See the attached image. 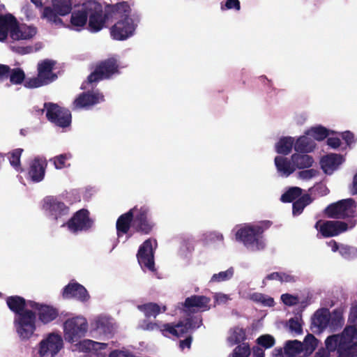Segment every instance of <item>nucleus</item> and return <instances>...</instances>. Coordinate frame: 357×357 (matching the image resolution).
<instances>
[{
	"label": "nucleus",
	"instance_id": "f257e3e1",
	"mask_svg": "<svg viewBox=\"0 0 357 357\" xmlns=\"http://www.w3.org/2000/svg\"><path fill=\"white\" fill-rule=\"evenodd\" d=\"M325 346L314 357H330L331 352L334 351L337 352V357H357V328L347 326L340 334L328 336Z\"/></svg>",
	"mask_w": 357,
	"mask_h": 357
},
{
	"label": "nucleus",
	"instance_id": "f03ea898",
	"mask_svg": "<svg viewBox=\"0 0 357 357\" xmlns=\"http://www.w3.org/2000/svg\"><path fill=\"white\" fill-rule=\"evenodd\" d=\"M130 7L126 1L120 2L112 6V12L123 15V17L117 21L110 29L111 36L116 40H124L131 37L137 24L128 15Z\"/></svg>",
	"mask_w": 357,
	"mask_h": 357
},
{
	"label": "nucleus",
	"instance_id": "7ed1b4c3",
	"mask_svg": "<svg viewBox=\"0 0 357 357\" xmlns=\"http://www.w3.org/2000/svg\"><path fill=\"white\" fill-rule=\"evenodd\" d=\"M56 62L52 59H44L37 65L38 75L36 77L28 78L24 82V86L28 89H35L50 84L57 79V75L53 72Z\"/></svg>",
	"mask_w": 357,
	"mask_h": 357
},
{
	"label": "nucleus",
	"instance_id": "20e7f679",
	"mask_svg": "<svg viewBox=\"0 0 357 357\" xmlns=\"http://www.w3.org/2000/svg\"><path fill=\"white\" fill-rule=\"evenodd\" d=\"M119 63L114 56L98 62L87 77L86 83L88 84H97L100 81L110 79L113 75L119 74Z\"/></svg>",
	"mask_w": 357,
	"mask_h": 357
},
{
	"label": "nucleus",
	"instance_id": "39448f33",
	"mask_svg": "<svg viewBox=\"0 0 357 357\" xmlns=\"http://www.w3.org/2000/svg\"><path fill=\"white\" fill-rule=\"evenodd\" d=\"M265 228L260 225H245L236 233V239L242 242L248 248L261 250L264 248L262 234Z\"/></svg>",
	"mask_w": 357,
	"mask_h": 357
},
{
	"label": "nucleus",
	"instance_id": "423d86ee",
	"mask_svg": "<svg viewBox=\"0 0 357 357\" xmlns=\"http://www.w3.org/2000/svg\"><path fill=\"white\" fill-rule=\"evenodd\" d=\"M357 203L352 198L340 200L329 204L324 211L325 215L331 219L353 218L356 212Z\"/></svg>",
	"mask_w": 357,
	"mask_h": 357
},
{
	"label": "nucleus",
	"instance_id": "0eeeda50",
	"mask_svg": "<svg viewBox=\"0 0 357 357\" xmlns=\"http://www.w3.org/2000/svg\"><path fill=\"white\" fill-rule=\"evenodd\" d=\"M197 324V319L194 317L187 318L176 324L174 323L163 324L160 327V333L167 337H182L190 331L198 328L202 324V319L199 320L197 325H196Z\"/></svg>",
	"mask_w": 357,
	"mask_h": 357
},
{
	"label": "nucleus",
	"instance_id": "6e6552de",
	"mask_svg": "<svg viewBox=\"0 0 357 357\" xmlns=\"http://www.w3.org/2000/svg\"><path fill=\"white\" fill-rule=\"evenodd\" d=\"M88 331L86 319L80 316L68 319L63 323V333L65 340L74 343L84 337Z\"/></svg>",
	"mask_w": 357,
	"mask_h": 357
},
{
	"label": "nucleus",
	"instance_id": "1a4fd4ad",
	"mask_svg": "<svg viewBox=\"0 0 357 357\" xmlns=\"http://www.w3.org/2000/svg\"><path fill=\"white\" fill-rule=\"evenodd\" d=\"M36 314L31 310H26L20 316L14 319V326L20 340H27L33 335L36 329Z\"/></svg>",
	"mask_w": 357,
	"mask_h": 357
},
{
	"label": "nucleus",
	"instance_id": "9d476101",
	"mask_svg": "<svg viewBox=\"0 0 357 357\" xmlns=\"http://www.w3.org/2000/svg\"><path fill=\"white\" fill-rule=\"evenodd\" d=\"M356 225V220H350L349 223L340 220H318L314 228L319 231L324 238L338 236L346 231L349 228H353Z\"/></svg>",
	"mask_w": 357,
	"mask_h": 357
},
{
	"label": "nucleus",
	"instance_id": "9b49d317",
	"mask_svg": "<svg viewBox=\"0 0 357 357\" xmlns=\"http://www.w3.org/2000/svg\"><path fill=\"white\" fill-rule=\"evenodd\" d=\"M47 119L55 126L65 128L70 126L72 115L69 109L53 102H45Z\"/></svg>",
	"mask_w": 357,
	"mask_h": 357
},
{
	"label": "nucleus",
	"instance_id": "f8f14e48",
	"mask_svg": "<svg viewBox=\"0 0 357 357\" xmlns=\"http://www.w3.org/2000/svg\"><path fill=\"white\" fill-rule=\"evenodd\" d=\"M88 10V30L91 33H97L102 30L109 16L103 13L102 7L100 3L94 1H89Z\"/></svg>",
	"mask_w": 357,
	"mask_h": 357
},
{
	"label": "nucleus",
	"instance_id": "ddd939ff",
	"mask_svg": "<svg viewBox=\"0 0 357 357\" xmlns=\"http://www.w3.org/2000/svg\"><path fill=\"white\" fill-rule=\"evenodd\" d=\"M93 220L90 218V213L86 208L76 211L73 215L62 227L66 226L68 230L73 233L87 231L92 228Z\"/></svg>",
	"mask_w": 357,
	"mask_h": 357
},
{
	"label": "nucleus",
	"instance_id": "4468645a",
	"mask_svg": "<svg viewBox=\"0 0 357 357\" xmlns=\"http://www.w3.org/2000/svg\"><path fill=\"white\" fill-rule=\"evenodd\" d=\"M153 243L157 245L156 240L148 238L139 246L137 253V259L139 264L143 270H148L151 272L156 271L154 261V249Z\"/></svg>",
	"mask_w": 357,
	"mask_h": 357
},
{
	"label": "nucleus",
	"instance_id": "2eb2a0df",
	"mask_svg": "<svg viewBox=\"0 0 357 357\" xmlns=\"http://www.w3.org/2000/svg\"><path fill=\"white\" fill-rule=\"evenodd\" d=\"M149 208L142 206L134 213L132 229L142 235L150 234L155 227V223L149 218Z\"/></svg>",
	"mask_w": 357,
	"mask_h": 357
},
{
	"label": "nucleus",
	"instance_id": "dca6fc26",
	"mask_svg": "<svg viewBox=\"0 0 357 357\" xmlns=\"http://www.w3.org/2000/svg\"><path fill=\"white\" fill-rule=\"evenodd\" d=\"M63 345V339L60 335L50 333L40 342L38 353L40 357H54Z\"/></svg>",
	"mask_w": 357,
	"mask_h": 357
},
{
	"label": "nucleus",
	"instance_id": "f3484780",
	"mask_svg": "<svg viewBox=\"0 0 357 357\" xmlns=\"http://www.w3.org/2000/svg\"><path fill=\"white\" fill-rule=\"evenodd\" d=\"M104 100L103 94L99 91L82 92L73 101V109H89Z\"/></svg>",
	"mask_w": 357,
	"mask_h": 357
},
{
	"label": "nucleus",
	"instance_id": "a211bd4d",
	"mask_svg": "<svg viewBox=\"0 0 357 357\" xmlns=\"http://www.w3.org/2000/svg\"><path fill=\"white\" fill-rule=\"evenodd\" d=\"M62 297L64 299L74 298L82 303H85L89 300L90 295L83 285L77 282L71 281L63 287Z\"/></svg>",
	"mask_w": 357,
	"mask_h": 357
},
{
	"label": "nucleus",
	"instance_id": "6ab92c4d",
	"mask_svg": "<svg viewBox=\"0 0 357 357\" xmlns=\"http://www.w3.org/2000/svg\"><path fill=\"white\" fill-rule=\"evenodd\" d=\"M44 208L54 220H58L69 213L70 208L55 197H47L44 200Z\"/></svg>",
	"mask_w": 357,
	"mask_h": 357
},
{
	"label": "nucleus",
	"instance_id": "aec40b11",
	"mask_svg": "<svg viewBox=\"0 0 357 357\" xmlns=\"http://www.w3.org/2000/svg\"><path fill=\"white\" fill-rule=\"evenodd\" d=\"M37 33V29L33 26H27L25 24H19L17 19L13 23L10 38L15 40H29L32 38Z\"/></svg>",
	"mask_w": 357,
	"mask_h": 357
},
{
	"label": "nucleus",
	"instance_id": "412c9836",
	"mask_svg": "<svg viewBox=\"0 0 357 357\" xmlns=\"http://www.w3.org/2000/svg\"><path fill=\"white\" fill-rule=\"evenodd\" d=\"M137 210V206L130 209L128 212L121 215L116 222V229L117 236L121 237L127 234L130 229L132 228L134 213Z\"/></svg>",
	"mask_w": 357,
	"mask_h": 357
},
{
	"label": "nucleus",
	"instance_id": "4be33fe9",
	"mask_svg": "<svg viewBox=\"0 0 357 357\" xmlns=\"http://www.w3.org/2000/svg\"><path fill=\"white\" fill-rule=\"evenodd\" d=\"M343 156L337 153H329L321 158L320 160L321 168L326 174H332L343 163Z\"/></svg>",
	"mask_w": 357,
	"mask_h": 357
},
{
	"label": "nucleus",
	"instance_id": "5701e85b",
	"mask_svg": "<svg viewBox=\"0 0 357 357\" xmlns=\"http://www.w3.org/2000/svg\"><path fill=\"white\" fill-rule=\"evenodd\" d=\"M330 311L327 308H321L316 311L312 318L311 329L314 333H321L328 327Z\"/></svg>",
	"mask_w": 357,
	"mask_h": 357
},
{
	"label": "nucleus",
	"instance_id": "b1692460",
	"mask_svg": "<svg viewBox=\"0 0 357 357\" xmlns=\"http://www.w3.org/2000/svg\"><path fill=\"white\" fill-rule=\"evenodd\" d=\"M87 7H89V1L83 3L79 9L74 10L71 13L70 24L77 31H80L87 24Z\"/></svg>",
	"mask_w": 357,
	"mask_h": 357
},
{
	"label": "nucleus",
	"instance_id": "393cba45",
	"mask_svg": "<svg viewBox=\"0 0 357 357\" xmlns=\"http://www.w3.org/2000/svg\"><path fill=\"white\" fill-rule=\"evenodd\" d=\"M46 165L47 164L45 161L37 158L31 161L28 175L32 181L38 183L44 178Z\"/></svg>",
	"mask_w": 357,
	"mask_h": 357
},
{
	"label": "nucleus",
	"instance_id": "a878e982",
	"mask_svg": "<svg viewBox=\"0 0 357 357\" xmlns=\"http://www.w3.org/2000/svg\"><path fill=\"white\" fill-rule=\"evenodd\" d=\"M210 298L205 296L194 295L185 298L184 307L190 311L207 310Z\"/></svg>",
	"mask_w": 357,
	"mask_h": 357
},
{
	"label": "nucleus",
	"instance_id": "bb28decb",
	"mask_svg": "<svg viewBox=\"0 0 357 357\" xmlns=\"http://www.w3.org/2000/svg\"><path fill=\"white\" fill-rule=\"evenodd\" d=\"M37 316L40 322L43 324H48L59 317V310L52 305L43 304L39 308Z\"/></svg>",
	"mask_w": 357,
	"mask_h": 357
},
{
	"label": "nucleus",
	"instance_id": "cd10ccee",
	"mask_svg": "<svg viewBox=\"0 0 357 357\" xmlns=\"http://www.w3.org/2000/svg\"><path fill=\"white\" fill-rule=\"evenodd\" d=\"M8 307L16 314V317L23 314L26 307V301L20 296H8L6 299Z\"/></svg>",
	"mask_w": 357,
	"mask_h": 357
},
{
	"label": "nucleus",
	"instance_id": "c85d7f7f",
	"mask_svg": "<svg viewBox=\"0 0 357 357\" xmlns=\"http://www.w3.org/2000/svg\"><path fill=\"white\" fill-rule=\"evenodd\" d=\"M15 22V17L10 13L0 14V41L5 40L10 34L13 23Z\"/></svg>",
	"mask_w": 357,
	"mask_h": 357
},
{
	"label": "nucleus",
	"instance_id": "c756f323",
	"mask_svg": "<svg viewBox=\"0 0 357 357\" xmlns=\"http://www.w3.org/2000/svg\"><path fill=\"white\" fill-rule=\"evenodd\" d=\"M275 165L278 172L284 176H289L295 171V167L291 165V161L283 156H276Z\"/></svg>",
	"mask_w": 357,
	"mask_h": 357
},
{
	"label": "nucleus",
	"instance_id": "7c9ffc66",
	"mask_svg": "<svg viewBox=\"0 0 357 357\" xmlns=\"http://www.w3.org/2000/svg\"><path fill=\"white\" fill-rule=\"evenodd\" d=\"M294 150L298 153L312 152L315 148L314 142L306 136H301L294 143Z\"/></svg>",
	"mask_w": 357,
	"mask_h": 357
},
{
	"label": "nucleus",
	"instance_id": "2f4dec72",
	"mask_svg": "<svg viewBox=\"0 0 357 357\" xmlns=\"http://www.w3.org/2000/svg\"><path fill=\"white\" fill-rule=\"evenodd\" d=\"M291 160L294 167L295 166L298 169L309 168L314 162L313 158L305 153H294L291 157Z\"/></svg>",
	"mask_w": 357,
	"mask_h": 357
},
{
	"label": "nucleus",
	"instance_id": "473e14b6",
	"mask_svg": "<svg viewBox=\"0 0 357 357\" xmlns=\"http://www.w3.org/2000/svg\"><path fill=\"white\" fill-rule=\"evenodd\" d=\"M95 328L100 333L112 335L114 331V324L107 317H98L95 321Z\"/></svg>",
	"mask_w": 357,
	"mask_h": 357
},
{
	"label": "nucleus",
	"instance_id": "72a5a7b5",
	"mask_svg": "<svg viewBox=\"0 0 357 357\" xmlns=\"http://www.w3.org/2000/svg\"><path fill=\"white\" fill-rule=\"evenodd\" d=\"M139 310L142 312L146 318H155L160 312L161 307L155 303H147L137 306Z\"/></svg>",
	"mask_w": 357,
	"mask_h": 357
},
{
	"label": "nucleus",
	"instance_id": "f704fd0d",
	"mask_svg": "<svg viewBox=\"0 0 357 357\" xmlns=\"http://www.w3.org/2000/svg\"><path fill=\"white\" fill-rule=\"evenodd\" d=\"M284 353L291 357H294L301 354H304L303 344H301V342L297 340H288L284 345Z\"/></svg>",
	"mask_w": 357,
	"mask_h": 357
},
{
	"label": "nucleus",
	"instance_id": "c9c22d12",
	"mask_svg": "<svg viewBox=\"0 0 357 357\" xmlns=\"http://www.w3.org/2000/svg\"><path fill=\"white\" fill-rule=\"evenodd\" d=\"M52 7L61 16H65L71 13V0H52Z\"/></svg>",
	"mask_w": 357,
	"mask_h": 357
},
{
	"label": "nucleus",
	"instance_id": "e433bc0d",
	"mask_svg": "<svg viewBox=\"0 0 357 357\" xmlns=\"http://www.w3.org/2000/svg\"><path fill=\"white\" fill-rule=\"evenodd\" d=\"M294 139L291 137H283L280 139L275 145V150L278 153L288 155L292 150Z\"/></svg>",
	"mask_w": 357,
	"mask_h": 357
},
{
	"label": "nucleus",
	"instance_id": "4c0bfd02",
	"mask_svg": "<svg viewBox=\"0 0 357 357\" xmlns=\"http://www.w3.org/2000/svg\"><path fill=\"white\" fill-rule=\"evenodd\" d=\"M59 14L51 6H45L43 8L41 18L45 19L47 22L54 24L55 25L62 26L63 24V20L59 17Z\"/></svg>",
	"mask_w": 357,
	"mask_h": 357
},
{
	"label": "nucleus",
	"instance_id": "58836bf2",
	"mask_svg": "<svg viewBox=\"0 0 357 357\" xmlns=\"http://www.w3.org/2000/svg\"><path fill=\"white\" fill-rule=\"evenodd\" d=\"M344 322L342 312L340 310L336 309L332 313L330 312L328 327L331 331H336L341 328L344 325Z\"/></svg>",
	"mask_w": 357,
	"mask_h": 357
},
{
	"label": "nucleus",
	"instance_id": "ea45409f",
	"mask_svg": "<svg viewBox=\"0 0 357 357\" xmlns=\"http://www.w3.org/2000/svg\"><path fill=\"white\" fill-rule=\"evenodd\" d=\"M312 202V199L309 194H305L296 201L294 202L292 205V213L294 215H300L305 206L309 205Z\"/></svg>",
	"mask_w": 357,
	"mask_h": 357
},
{
	"label": "nucleus",
	"instance_id": "a19ab883",
	"mask_svg": "<svg viewBox=\"0 0 357 357\" xmlns=\"http://www.w3.org/2000/svg\"><path fill=\"white\" fill-rule=\"evenodd\" d=\"M301 344H303L304 356H309L316 349L318 340L312 334H307Z\"/></svg>",
	"mask_w": 357,
	"mask_h": 357
},
{
	"label": "nucleus",
	"instance_id": "79ce46f5",
	"mask_svg": "<svg viewBox=\"0 0 357 357\" xmlns=\"http://www.w3.org/2000/svg\"><path fill=\"white\" fill-rule=\"evenodd\" d=\"M302 189L299 187H291L280 197L283 203H290L301 197Z\"/></svg>",
	"mask_w": 357,
	"mask_h": 357
},
{
	"label": "nucleus",
	"instance_id": "37998d69",
	"mask_svg": "<svg viewBox=\"0 0 357 357\" xmlns=\"http://www.w3.org/2000/svg\"><path fill=\"white\" fill-rule=\"evenodd\" d=\"M246 339V332L243 328L238 326L231 329V335L228 337V341L232 344H238Z\"/></svg>",
	"mask_w": 357,
	"mask_h": 357
},
{
	"label": "nucleus",
	"instance_id": "c03bdc74",
	"mask_svg": "<svg viewBox=\"0 0 357 357\" xmlns=\"http://www.w3.org/2000/svg\"><path fill=\"white\" fill-rule=\"evenodd\" d=\"M306 134L311 135L317 141H322L328 136L329 130L324 126H319L311 128Z\"/></svg>",
	"mask_w": 357,
	"mask_h": 357
},
{
	"label": "nucleus",
	"instance_id": "a18cd8bd",
	"mask_svg": "<svg viewBox=\"0 0 357 357\" xmlns=\"http://www.w3.org/2000/svg\"><path fill=\"white\" fill-rule=\"evenodd\" d=\"M24 71L20 68L11 69L8 77L12 84H21L25 79Z\"/></svg>",
	"mask_w": 357,
	"mask_h": 357
},
{
	"label": "nucleus",
	"instance_id": "49530a36",
	"mask_svg": "<svg viewBox=\"0 0 357 357\" xmlns=\"http://www.w3.org/2000/svg\"><path fill=\"white\" fill-rule=\"evenodd\" d=\"M23 151L22 149L18 148L8 153L10 165L17 170L21 169L20 158Z\"/></svg>",
	"mask_w": 357,
	"mask_h": 357
},
{
	"label": "nucleus",
	"instance_id": "de8ad7c7",
	"mask_svg": "<svg viewBox=\"0 0 357 357\" xmlns=\"http://www.w3.org/2000/svg\"><path fill=\"white\" fill-rule=\"evenodd\" d=\"M70 158V153H63L54 157L51 160L53 161L56 169H61L70 167V164H67V160Z\"/></svg>",
	"mask_w": 357,
	"mask_h": 357
},
{
	"label": "nucleus",
	"instance_id": "09e8293b",
	"mask_svg": "<svg viewBox=\"0 0 357 357\" xmlns=\"http://www.w3.org/2000/svg\"><path fill=\"white\" fill-rule=\"evenodd\" d=\"M250 355V347L248 344L243 343L238 345L229 357H248Z\"/></svg>",
	"mask_w": 357,
	"mask_h": 357
},
{
	"label": "nucleus",
	"instance_id": "8fccbe9b",
	"mask_svg": "<svg viewBox=\"0 0 357 357\" xmlns=\"http://www.w3.org/2000/svg\"><path fill=\"white\" fill-rule=\"evenodd\" d=\"M339 253L343 258L347 260H350L357 257V248L350 245L340 244V250Z\"/></svg>",
	"mask_w": 357,
	"mask_h": 357
},
{
	"label": "nucleus",
	"instance_id": "3c124183",
	"mask_svg": "<svg viewBox=\"0 0 357 357\" xmlns=\"http://www.w3.org/2000/svg\"><path fill=\"white\" fill-rule=\"evenodd\" d=\"M252 301L260 303L265 306L272 307L274 305V299L271 297H266L261 293H254L250 296Z\"/></svg>",
	"mask_w": 357,
	"mask_h": 357
},
{
	"label": "nucleus",
	"instance_id": "603ef678",
	"mask_svg": "<svg viewBox=\"0 0 357 357\" xmlns=\"http://www.w3.org/2000/svg\"><path fill=\"white\" fill-rule=\"evenodd\" d=\"M257 342L265 349H269L274 346L275 341L272 335L266 334L259 336L257 339Z\"/></svg>",
	"mask_w": 357,
	"mask_h": 357
},
{
	"label": "nucleus",
	"instance_id": "864d4df0",
	"mask_svg": "<svg viewBox=\"0 0 357 357\" xmlns=\"http://www.w3.org/2000/svg\"><path fill=\"white\" fill-rule=\"evenodd\" d=\"M234 274L233 268H229L228 270L225 271L220 272L219 273L214 274L211 279V282H222L229 280Z\"/></svg>",
	"mask_w": 357,
	"mask_h": 357
},
{
	"label": "nucleus",
	"instance_id": "5fc2aeb1",
	"mask_svg": "<svg viewBox=\"0 0 357 357\" xmlns=\"http://www.w3.org/2000/svg\"><path fill=\"white\" fill-rule=\"evenodd\" d=\"M289 328L291 332H294L297 335L301 334L303 332L302 326L296 318H291L289 320Z\"/></svg>",
	"mask_w": 357,
	"mask_h": 357
},
{
	"label": "nucleus",
	"instance_id": "6e6d98bb",
	"mask_svg": "<svg viewBox=\"0 0 357 357\" xmlns=\"http://www.w3.org/2000/svg\"><path fill=\"white\" fill-rule=\"evenodd\" d=\"M282 302L289 306L294 305L298 303V298L296 296H292L289 294H284L281 296Z\"/></svg>",
	"mask_w": 357,
	"mask_h": 357
},
{
	"label": "nucleus",
	"instance_id": "4d7b16f0",
	"mask_svg": "<svg viewBox=\"0 0 357 357\" xmlns=\"http://www.w3.org/2000/svg\"><path fill=\"white\" fill-rule=\"evenodd\" d=\"M318 174V172L314 169L302 170L298 172V177L302 179L309 180Z\"/></svg>",
	"mask_w": 357,
	"mask_h": 357
},
{
	"label": "nucleus",
	"instance_id": "13d9d810",
	"mask_svg": "<svg viewBox=\"0 0 357 357\" xmlns=\"http://www.w3.org/2000/svg\"><path fill=\"white\" fill-rule=\"evenodd\" d=\"M10 48L13 52H14L18 54H20V55L30 54L33 52V47L31 46L22 47V46L13 45V46H11Z\"/></svg>",
	"mask_w": 357,
	"mask_h": 357
},
{
	"label": "nucleus",
	"instance_id": "bf43d9fd",
	"mask_svg": "<svg viewBox=\"0 0 357 357\" xmlns=\"http://www.w3.org/2000/svg\"><path fill=\"white\" fill-rule=\"evenodd\" d=\"M190 332H191V331L184 336V337H185L184 340H180L179 347L181 349H184L185 348H188V349L190 348L191 343L192 341V337L190 334Z\"/></svg>",
	"mask_w": 357,
	"mask_h": 357
},
{
	"label": "nucleus",
	"instance_id": "052dcab7",
	"mask_svg": "<svg viewBox=\"0 0 357 357\" xmlns=\"http://www.w3.org/2000/svg\"><path fill=\"white\" fill-rule=\"evenodd\" d=\"M9 73H10V66L0 63V82L8 79Z\"/></svg>",
	"mask_w": 357,
	"mask_h": 357
},
{
	"label": "nucleus",
	"instance_id": "680f3d73",
	"mask_svg": "<svg viewBox=\"0 0 357 357\" xmlns=\"http://www.w3.org/2000/svg\"><path fill=\"white\" fill-rule=\"evenodd\" d=\"M225 6L226 9L228 10L234 9L236 10H240L241 9L239 0H226Z\"/></svg>",
	"mask_w": 357,
	"mask_h": 357
},
{
	"label": "nucleus",
	"instance_id": "e2e57ef3",
	"mask_svg": "<svg viewBox=\"0 0 357 357\" xmlns=\"http://www.w3.org/2000/svg\"><path fill=\"white\" fill-rule=\"evenodd\" d=\"M109 357H135L132 353L127 351L114 350L112 351Z\"/></svg>",
	"mask_w": 357,
	"mask_h": 357
},
{
	"label": "nucleus",
	"instance_id": "0e129e2a",
	"mask_svg": "<svg viewBox=\"0 0 357 357\" xmlns=\"http://www.w3.org/2000/svg\"><path fill=\"white\" fill-rule=\"evenodd\" d=\"M342 138L348 146L355 142L354 135L350 131H345L342 133Z\"/></svg>",
	"mask_w": 357,
	"mask_h": 357
},
{
	"label": "nucleus",
	"instance_id": "69168bd1",
	"mask_svg": "<svg viewBox=\"0 0 357 357\" xmlns=\"http://www.w3.org/2000/svg\"><path fill=\"white\" fill-rule=\"evenodd\" d=\"M349 321L353 324L354 325L352 326L356 328L355 325L357 324V304L351 307L349 316Z\"/></svg>",
	"mask_w": 357,
	"mask_h": 357
},
{
	"label": "nucleus",
	"instance_id": "338daca9",
	"mask_svg": "<svg viewBox=\"0 0 357 357\" xmlns=\"http://www.w3.org/2000/svg\"><path fill=\"white\" fill-rule=\"evenodd\" d=\"M161 324L156 322H146L144 321L143 328L146 331H155L158 330L160 331Z\"/></svg>",
	"mask_w": 357,
	"mask_h": 357
},
{
	"label": "nucleus",
	"instance_id": "774afa93",
	"mask_svg": "<svg viewBox=\"0 0 357 357\" xmlns=\"http://www.w3.org/2000/svg\"><path fill=\"white\" fill-rule=\"evenodd\" d=\"M326 142L327 145L333 149H337L341 145V141L338 137H328Z\"/></svg>",
	"mask_w": 357,
	"mask_h": 357
}]
</instances>
